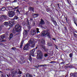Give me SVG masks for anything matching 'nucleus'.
Masks as SVG:
<instances>
[{
  "label": "nucleus",
  "instance_id": "ea45409f",
  "mask_svg": "<svg viewBox=\"0 0 77 77\" xmlns=\"http://www.w3.org/2000/svg\"><path fill=\"white\" fill-rule=\"evenodd\" d=\"M32 24L33 26H35V22L33 21V22Z\"/></svg>",
  "mask_w": 77,
  "mask_h": 77
},
{
  "label": "nucleus",
  "instance_id": "e2e57ef3",
  "mask_svg": "<svg viewBox=\"0 0 77 77\" xmlns=\"http://www.w3.org/2000/svg\"><path fill=\"white\" fill-rule=\"evenodd\" d=\"M0 72H2V71H0Z\"/></svg>",
  "mask_w": 77,
  "mask_h": 77
},
{
  "label": "nucleus",
  "instance_id": "423d86ee",
  "mask_svg": "<svg viewBox=\"0 0 77 77\" xmlns=\"http://www.w3.org/2000/svg\"><path fill=\"white\" fill-rule=\"evenodd\" d=\"M45 24V22L44 21V20L42 19H41L40 20V21L39 23V26L42 27V25H43V24Z\"/></svg>",
  "mask_w": 77,
  "mask_h": 77
},
{
  "label": "nucleus",
  "instance_id": "6e6552de",
  "mask_svg": "<svg viewBox=\"0 0 77 77\" xmlns=\"http://www.w3.org/2000/svg\"><path fill=\"white\" fill-rule=\"evenodd\" d=\"M1 38L0 40V42H3L5 41V36L4 35H2L1 36Z\"/></svg>",
  "mask_w": 77,
  "mask_h": 77
},
{
  "label": "nucleus",
  "instance_id": "4468645a",
  "mask_svg": "<svg viewBox=\"0 0 77 77\" xmlns=\"http://www.w3.org/2000/svg\"><path fill=\"white\" fill-rule=\"evenodd\" d=\"M19 18L18 17L15 16H14V18H13L12 19V21H14V20H18V19Z\"/></svg>",
  "mask_w": 77,
  "mask_h": 77
},
{
  "label": "nucleus",
  "instance_id": "6ab92c4d",
  "mask_svg": "<svg viewBox=\"0 0 77 77\" xmlns=\"http://www.w3.org/2000/svg\"><path fill=\"white\" fill-rule=\"evenodd\" d=\"M23 41H22L20 43V48H22V46H23Z\"/></svg>",
  "mask_w": 77,
  "mask_h": 77
},
{
  "label": "nucleus",
  "instance_id": "864d4df0",
  "mask_svg": "<svg viewBox=\"0 0 77 77\" xmlns=\"http://www.w3.org/2000/svg\"><path fill=\"white\" fill-rule=\"evenodd\" d=\"M69 67L70 68V67H72V65H70L69 66Z\"/></svg>",
  "mask_w": 77,
  "mask_h": 77
},
{
  "label": "nucleus",
  "instance_id": "39448f33",
  "mask_svg": "<svg viewBox=\"0 0 77 77\" xmlns=\"http://www.w3.org/2000/svg\"><path fill=\"white\" fill-rule=\"evenodd\" d=\"M8 14L9 17L12 18V17H13L15 15V13L13 11H9L8 12Z\"/></svg>",
  "mask_w": 77,
  "mask_h": 77
},
{
  "label": "nucleus",
  "instance_id": "603ef678",
  "mask_svg": "<svg viewBox=\"0 0 77 77\" xmlns=\"http://www.w3.org/2000/svg\"><path fill=\"white\" fill-rule=\"evenodd\" d=\"M52 39H53V40H54L55 41H56V39H55V38H53Z\"/></svg>",
  "mask_w": 77,
  "mask_h": 77
},
{
  "label": "nucleus",
  "instance_id": "3c124183",
  "mask_svg": "<svg viewBox=\"0 0 77 77\" xmlns=\"http://www.w3.org/2000/svg\"><path fill=\"white\" fill-rule=\"evenodd\" d=\"M47 66V65L45 64L44 65V66Z\"/></svg>",
  "mask_w": 77,
  "mask_h": 77
},
{
  "label": "nucleus",
  "instance_id": "4d7b16f0",
  "mask_svg": "<svg viewBox=\"0 0 77 77\" xmlns=\"http://www.w3.org/2000/svg\"><path fill=\"white\" fill-rule=\"evenodd\" d=\"M37 48H38V47H36V48H35V49H37Z\"/></svg>",
  "mask_w": 77,
  "mask_h": 77
},
{
  "label": "nucleus",
  "instance_id": "a211bd4d",
  "mask_svg": "<svg viewBox=\"0 0 77 77\" xmlns=\"http://www.w3.org/2000/svg\"><path fill=\"white\" fill-rule=\"evenodd\" d=\"M13 38V34H10V37L9 38V39H11Z\"/></svg>",
  "mask_w": 77,
  "mask_h": 77
},
{
  "label": "nucleus",
  "instance_id": "8fccbe9b",
  "mask_svg": "<svg viewBox=\"0 0 77 77\" xmlns=\"http://www.w3.org/2000/svg\"><path fill=\"white\" fill-rule=\"evenodd\" d=\"M2 30V27H1V26H0V31Z\"/></svg>",
  "mask_w": 77,
  "mask_h": 77
},
{
  "label": "nucleus",
  "instance_id": "58836bf2",
  "mask_svg": "<svg viewBox=\"0 0 77 77\" xmlns=\"http://www.w3.org/2000/svg\"><path fill=\"white\" fill-rule=\"evenodd\" d=\"M28 75H29V74H26V77H29V76H28Z\"/></svg>",
  "mask_w": 77,
  "mask_h": 77
},
{
  "label": "nucleus",
  "instance_id": "774afa93",
  "mask_svg": "<svg viewBox=\"0 0 77 77\" xmlns=\"http://www.w3.org/2000/svg\"><path fill=\"white\" fill-rule=\"evenodd\" d=\"M18 77H20V76H19Z\"/></svg>",
  "mask_w": 77,
  "mask_h": 77
},
{
  "label": "nucleus",
  "instance_id": "412c9836",
  "mask_svg": "<svg viewBox=\"0 0 77 77\" xmlns=\"http://www.w3.org/2000/svg\"><path fill=\"white\" fill-rule=\"evenodd\" d=\"M29 60L31 62H32V57H31V56H30L29 57Z\"/></svg>",
  "mask_w": 77,
  "mask_h": 77
},
{
  "label": "nucleus",
  "instance_id": "473e14b6",
  "mask_svg": "<svg viewBox=\"0 0 77 77\" xmlns=\"http://www.w3.org/2000/svg\"><path fill=\"white\" fill-rule=\"evenodd\" d=\"M17 12L19 14H20V12L18 10H17Z\"/></svg>",
  "mask_w": 77,
  "mask_h": 77
},
{
  "label": "nucleus",
  "instance_id": "49530a36",
  "mask_svg": "<svg viewBox=\"0 0 77 77\" xmlns=\"http://www.w3.org/2000/svg\"><path fill=\"white\" fill-rule=\"evenodd\" d=\"M40 66H44V65H41Z\"/></svg>",
  "mask_w": 77,
  "mask_h": 77
},
{
  "label": "nucleus",
  "instance_id": "2f4dec72",
  "mask_svg": "<svg viewBox=\"0 0 77 77\" xmlns=\"http://www.w3.org/2000/svg\"><path fill=\"white\" fill-rule=\"evenodd\" d=\"M74 36L75 38H77V35L75 33H74Z\"/></svg>",
  "mask_w": 77,
  "mask_h": 77
},
{
  "label": "nucleus",
  "instance_id": "72a5a7b5",
  "mask_svg": "<svg viewBox=\"0 0 77 77\" xmlns=\"http://www.w3.org/2000/svg\"><path fill=\"white\" fill-rule=\"evenodd\" d=\"M28 76L29 77H32V75H30V74H28Z\"/></svg>",
  "mask_w": 77,
  "mask_h": 77
},
{
  "label": "nucleus",
  "instance_id": "6e6d98bb",
  "mask_svg": "<svg viewBox=\"0 0 77 77\" xmlns=\"http://www.w3.org/2000/svg\"><path fill=\"white\" fill-rule=\"evenodd\" d=\"M74 23L75 24H76V23H75V21H74Z\"/></svg>",
  "mask_w": 77,
  "mask_h": 77
},
{
  "label": "nucleus",
  "instance_id": "338daca9",
  "mask_svg": "<svg viewBox=\"0 0 77 77\" xmlns=\"http://www.w3.org/2000/svg\"><path fill=\"white\" fill-rule=\"evenodd\" d=\"M1 9V8H0V9Z\"/></svg>",
  "mask_w": 77,
  "mask_h": 77
},
{
  "label": "nucleus",
  "instance_id": "ddd939ff",
  "mask_svg": "<svg viewBox=\"0 0 77 77\" xmlns=\"http://www.w3.org/2000/svg\"><path fill=\"white\" fill-rule=\"evenodd\" d=\"M28 33V32H27V31L26 30H24L23 31V34L24 35H27Z\"/></svg>",
  "mask_w": 77,
  "mask_h": 77
},
{
  "label": "nucleus",
  "instance_id": "5701e85b",
  "mask_svg": "<svg viewBox=\"0 0 77 77\" xmlns=\"http://www.w3.org/2000/svg\"><path fill=\"white\" fill-rule=\"evenodd\" d=\"M29 9H30V11H32L33 12V11H34V9L30 7L29 8Z\"/></svg>",
  "mask_w": 77,
  "mask_h": 77
},
{
  "label": "nucleus",
  "instance_id": "a19ab883",
  "mask_svg": "<svg viewBox=\"0 0 77 77\" xmlns=\"http://www.w3.org/2000/svg\"><path fill=\"white\" fill-rule=\"evenodd\" d=\"M22 24L23 26H25V25H26V23L24 24V23H22Z\"/></svg>",
  "mask_w": 77,
  "mask_h": 77
},
{
  "label": "nucleus",
  "instance_id": "a878e982",
  "mask_svg": "<svg viewBox=\"0 0 77 77\" xmlns=\"http://www.w3.org/2000/svg\"><path fill=\"white\" fill-rule=\"evenodd\" d=\"M37 30V33H39V29H38V28H36Z\"/></svg>",
  "mask_w": 77,
  "mask_h": 77
},
{
  "label": "nucleus",
  "instance_id": "f8f14e48",
  "mask_svg": "<svg viewBox=\"0 0 77 77\" xmlns=\"http://www.w3.org/2000/svg\"><path fill=\"white\" fill-rule=\"evenodd\" d=\"M32 16L34 18H36V17H38V14H32Z\"/></svg>",
  "mask_w": 77,
  "mask_h": 77
},
{
  "label": "nucleus",
  "instance_id": "7c9ffc66",
  "mask_svg": "<svg viewBox=\"0 0 77 77\" xmlns=\"http://www.w3.org/2000/svg\"><path fill=\"white\" fill-rule=\"evenodd\" d=\"M12 32H13V33H15V29H13Z\"/></svg>",
  "mask_w": 77,
  "mask_h": 77
},
{
  "label": "nucleus",
  "instance_id": "4be33fe9",
  "mask_svg": "<svg viewBox=\"0 0 77 77\" xmlns=\"http://www.w3.org/2000/svg\"><path fill=\"white\" fill-rule=\"evenodd\" d=\"M70 75L71 76H75V73H71L70 74Z\"/></svg>",
  "mask_w": 77,
  "mask_h": 77
},
{
  "label": "nucleus",
  "instance_id": "09e8293b",
  "mask_svg": "<svg viewBox=\"0 0 77 77\" xmlns=\"http://www.w3.org/2000/svg\"><path fill=\"white\" fill-rule=\"evenodd\" d=\"M18 6H17V7H16V8H15V9H18Z\"/></svg>",
  "mask_w": 77,
  "mask_h": 77
},
{
  "label": "nucleus",
  "instance_id": "9d476101",
  "mask_svg": "<svg viewBox=\"0 0 77 77\" xmlns=\"http://www.w3.org/2000/svg\"><path fill=\"white\" fill-rule=\"evenodd\" d=\"M34 53H35V49H32L30 51V53L32 56H34Z\"/></svg>",
  "mask_w": 77,
  "mask_h": 77
},
{
  "label": "nucleus",
  "instance_id": "393cba45",
  "mask_svg": "<svg viewBox=\"0 0 77 77\" xmlns=\"http://www.w3.org/2000/svg\"><path fill=\"white\" fill-rule=\"evenodd\" d=\"M48 45L49 46H51L52 45V44H51V43L49 42L48 43Z\"/></svg>",
  "mask_w": 77,
  "mask_h": 77
},
{
  "label": "nucleus",
  "instance_id": "c9c22d12",
  "mask_svg": "<svg viewBox=\"0 0 77 77\" xmlns=\"http://www.w3.org/2000/svg\"><path fill=\"white\" fill-rule=\"evenodd\" d=\"M18 73L19 74H22V72L21 71H19Z\"/></svg>",
  "mask_w": 77,
  "mask_h": 77
},
{
  "label": "nucleus",
  "instance_id": "79ce46f5",
  "mask_svg": "<svg viewBox=\"0 0 77 77\" xmlns=\"http://www.w3.org/2000/svg\"><path fill=\"white\" fill-rule=\"evenodd\" d=\"M55 48L56 49H58V48H57V46L55 45Z\"/></svg>",
  "mask_w": 77,
  "mask_h": 77
},
{
  "label": "nucleus",
  "instance_id": "b1692460",
  "mask_svg": "<svg viewBox=\"0 0 77 77\" xmlns=\"http://www.w3.org/2000/svg\"><path fill=\"white\" fill-rule=\"evenodd\" d=\"M1 9L2 11H5L6 9V8H5V7H3Z\"/></svg>",
  "mask_w": 77,
  "mask_h": 77
},
{
  "label": "nucleus",
  "instance_id": "f704fd0d",
  "mask_svg": "<svg viewBox=\"0 0 77 77\" xmlns=\"http://www.w3.org/2000/svg\"><path fill=\"white\" fill-rule=\"evenodd\" d=\"M12 50H15V49H16V48L15 47H12Z\"/></svg>",
  "mask_w": 77,
  "mask_h": 77
},
{
  "label": "nucleus",
  "instance_id": "cd10ccee",
  "mask_svg": "<svg viewBox=\"0 0 77 77\" xmlns=\"http://www.w3.org/2000/svg\"><path fill=\"white\" fill-rule=\"evenodd\" d=\"M48 55V54H44V56L45 57H47Z\"/></svg>",
  "mask_w": 77,
  "mask_h": 77
},
{
  "label": "nucleus",
  "instance_id": "0e129e2a",
  "mask_svg": "<svg viewBox=\"0 0 77 77\" xmlns=\"http://www.w3.org/2000/svg\"><path fill=\"white\" fill-rule=\"evenodd\" d=\"M42 13H43V14L44 13V12H42Z\"/></svg>",
  "mask_w": 77,
  "mask_h": 77
},
{
  "label": "nucleus",
  "instance_id": "4c0bfd02",
  "mask_svg": "<svg viewBox=\"0 0 77 77\" xmlns=\"http://www.w3.org/2000/svg\"><path fill=\"white\" fill-rule=\"evenodd\" d=\"M27 25H28V26H29L30 24H29V21H27Z\"/></svg>",
  "mask_w": 77,
  "mask_h": 77
},
{
  "label": "nucleus",
  "instance_id": "13d9d810",
  "mask_svg": "<svg viewBox=\"0 0 77 77\" xmlns=\"http://www.w3.org/2000/svg\"><path fill=\"white\" fill-rule=\"evenodd\" d=\"M66 20H67V18H66Z\"/></svg>",
  "mask_w": 77,
  "mask_h": 77
},
{
  "label": "nucleus",
  "instance_id": "c03bdc74",
  "mask_svg": "<svg viewBox=\"0 0 77 77\" xmlns=\"http://www.w3.org/2000/svg\"><path fill=\"white\" fill-rule=\"evenodd\" d=\"M13 3L14 2H17V0H14V1H13Z\"/></svg>",
  "mask_w": 77,
  "mask_h": 77
},
{
  "label": "nucleus",
  "instance_id": "c756f323",
  "mask_svg": "<svg viewBox=\"0 0 77 77\" xmlns=\"http://www.w3.org/2000/svg\"><path fill=\"white\" fill-rule=\"evenodd\" d=\"M70 57H72V53L70 54H69Z\"/></svg>",
  "mask_w": 77,
  "mask_h": 77
},
{
  "label": "nucleus",
  "instance_id": "dca6fc26",
  "mask_svg": "<svg viewBox=\"0 0 77 77\" xmlns=\"http://www.w3.org/2000/svg\"><path fill=\"white\" fill-rule=\"evenodd\" d=\"M4 24L5 26H8V25H9V23L8 22H5L4 23Z\"/></svg>",
  "mask_w": 77,
  "mask_h": 77
},
{
  "label": "nucleus",
  "instance_id": "bb28decb",
  "mask_svg": "<svg viewBox=\"0 0 77 77\" xmlns=\"http://www.w3.org/2000/svg\"><path fill=\"white\" fill-rule=\"evenodd\" d=\"M2 20H3V18L2 16L0 17V22L2 21Z\"/></svg>",
  "mask_w": 77,
  "mask_h": 77
},
{
  "label": "nucleus",
  "instance_id": "0eeeda50",
  "mask_svg": "<svg viewBox=\"0 0 77 77\" xmlns=\"http://www.w3.org/2000/svg\"><path fill=\"white\" fill-rule=\"evenodd\" d=\"M9 26L10 27H12L13 26L15 25V22L14 21H9Z\"/></svg>",
  "mask_w": 77,
  "mask_h": 77
},
{
  "label": "nucleus",
  "instance_id": "f3484780",
  "mask_svg": "<svg viewBox=\"0 0 77 77\" xmlns=\"http://www.w3.org/2000/svg\"><path fill=\"white\" fill-rule=\"evenodd\" d=\"M3 20H6V16L4 15H2L1 16Z\"/></svg>",
  "mask_w": 77,
  "mask_h": 77
},
{
  "label": "nucleus",
  "instance_id": "052dcab7",
  "mask_svg": "<svg viewBox=\"0 0 77 77\" xmlns=\"http://www.w3.org/2000/svg\"><path fill=\"white\" fill-rule=\"evenodd\" d=\"M63 63V62H62L61 63Z\"/></svg>",
  "mask_w": 77,
  "mask_h": 77
},
{
  "label": "nucleus",
  "instance_id": "2eb2a0df",
  "mask_svg": "<svg viewBox=\"0 0 77 77\" xmlns=\"http://www.w3.org/2000/svg\"><path fill=\"white\" fill-rule=\"evenodd\" d=\"M8 10H9V11H12V10H13V8L11 6H9L8 7Z\"/></svg>",
  "mask_w": 77,
  "mask_h": 77
},
{
  "label": "nucleus",
  "instance_id": "5fc2aeb1",
  "mask_svg": "<svg viewBox=\"0 0 77 77\" xmlns=\"http://www.w3.org/2000/svg\"><path fill=\"white\" fill-rule=\"evenodd\" d=\"M66 22L67 23H68V20H66Z\"/></svg>",
  "mask_w": 77,
  "mask_h": 77
},
{
  "label": "nucleus",
  "instance_id": "f03ea898",
  "mask_svg": "<svg viewBox=\"0 0 77 77\" xmlns=\"http://www.w3.org/2000/svg\"><path fill=\"white\" fill-rule=\"evenodd\" d=\"M42 35H43V36H47L48 37V38H51V35L50 33V31H49V29H47L44 31L43 33H42Z\"/></svg>",
  "mask_w": 77,
  "mask_h": 77
},
{
  "label": "nucleus",
  "instance_id": "7ed1b4c3",
  "mask_svg": "<svg viewBox=\"0 0 77 77\" xmlns=\"http://www.w3.org/2000/svg\"><path fill=\"white\" fill-rule=\"evenodd\" d=\"M43 58V54L42 52L40 51H38L37 52V59H42Z\"/></svg>",
  "mask_w": 77,
  "mask_h": 77
},
{
  "label": "nucleus",
  "instance_id": "f257e3e1",
  "mask_svg": "<svg viewBox=\"0 0 77 77\" xmlns=\"http://www.w3.org/2000/svg\"><path fill=\"white\" fill-rule=\"evenodd\" d=\"M28 42L29 43H29H27L23 48L24 50H27L29 49V46L31 45L32 47H35V43L33 42V39L32 38Z\"/></svg>",
  "mask_w": 77,
  "mask_h": 77
},
{
  "label": "nucleus",
  "instance_id": "e433bc0d",
  "mask_svg": "<svg viewBox=\"0 0 77 77\" xmlns=\"http://www.w3.org/2000/svg\"><path fill=\"white\" fill-rule=\"evenodd\" d=\"M42 47H43V48H44V50H45V46H44L43 45H42Z\"/></svg>",
  "mask_w": 77,
  "mask_h": 77
},
{
  "label": "nucleus",
  "instance_id": "c85d7f7f",
  "mask_svg": "<svg viewBox=\"0 0 77 77\" xmlns=\"http://www.w3.org/2000/svg\"><path fill=\"white\" fill-rule=\"evenodd\" d=\"M56 62L54 61H52L50 62V63H55Z\"/></svg>",
  "mask_w": 77,
  "mask_h": 77
},
{
  "label": "nucleus",
  "instance_id": "680f3d73",
  "mask_svg": "<svg viewBox=\"0 0 77 77\" xmlns=\"http://www.w3.org/2000/svg\"><path fill=\"white\" fill-rule=\"evenodd\" d=\"M7 75L8 77V75Z\"/></svg>",
  "mask_w": 77,
  "mask_h": 77
},
{
  "label": "nucleus",
  "instance_id": "bf43d9fd",
  "mask_svg": "<svg viewBox=\"0 0 77 77\" xmlns=\"http://www.w3.org/2000/svg\"><path fill=\"white\" fill-rule=\"evenodd\" d=\"M75 25H76V26H77V23H76Z\"/></svg>",
  "mask_w": 77,
  "mask_h": 77
},
{
  "label": "nucleus",
  "instance_id": "de8ad7c7",
  "mask_svg": "<svg viewBox=\"0 0 77 77\" xmlns=\"http://www.w3.org/2000/svg\"><path fill=\"white\" fill-rule=\"evenodd\" d=\"M57 5H58L59 8H60V7H59V4H57Z\"/></svg>",
  "mask_w": 77,
  "mask_h": 77
},
{
  "label": "nucleus",
  "instance_id": "1a4fd4ad",
  "mask_svg": "<svg viewBox=\"0 0 77 77\" xmlns=\"http://www.w3.org/2000/svg\"><path fill=\"white\" fill-rule=\"evenodd\" d=\"M41 44L42 45H45V42L44 39H42L41 40Z\"/></svg>",
  "mask_w": 77,
  "mask_h": 77
},
{
  "label": "nucleus",
  "instance_id": "9b49d317",
  "mask_svg": "<svg viewBox=\"0 0 77 77\" xmlns=\"http://www.w3.org/2000/svg\"><path fill=\"white\" fill-rule=\"evenodd\" d=\"M31 34L32 35H33L36 33V30H31Z\"/></svg>",
  "mask_w": 77,
  "mask_h": 77
},
{
  "label": "nucleus",
  "instance_id": "37998d69",
  "mask_svg": "<svg viewBox=\"0 0 77 77\" xmlns=\"http://www.w3.org/2000/svg\"><path fill=\"white\" fill-rule=\"evenodd\" d=\"M73 20L74 21H75V18H73Z\"/></svg>",
  "mask_w": 77,
  "mask_h": 77
},
{
  "label": "nucleus",
  "instance_id": "20e7f679",
  "mask_svg": "<svg viewBox=\"0 0 77 77\" xmlns=\"http://www.w3.org/2000/svg\"><path fill=\"white\" fill-rule=\"evenodd\" d=\"M16 32H20L21 30V26L18 24H17L15 26Z\"/></svg>",
  "mask_w": 77,
  "mask_h": 77
},
{
  "label": "nucleus",
  "instance_id": "69168bd1",
  "mask_svg": "<svg viewBox=\"0 0 77 77\" xmlns=\"http://www.w3.org/2000/svg\"><path fill=\"white\" fill-rule=\"evenodd\" d=\"M2 76H3L2 75Z\"/></svg>",
  "mask_w": 77,
  "mask_h": 77
},
{
  "label": "nucleus",
  "instance_id": "aec40b11",
  "mask_svg": "<svg viewBox=\"0 0 77 77\" xmlns=\"http://www.w3.org/2000/svg\"><path fill=\"white\" fill-rule=\"evenodd\" d=\"M52 21L55 26H56V25H57V23H56V21L54 20H52Z\"/></svg>",
  "mask_w": 77,
  "mask_h": 77
},
{
  "label": "nucleus",
  "instance_id": "a18cd8bd",
  "mask_svg": "<svg viewBox=\"0 0 77 77\" xmlns=\"http://www.w3.org/2000/svg\"><path fill=\"white\" fill-rule=\"evenodd\" d=\"M30 21H32L33 20V19L31 18L30 19Z\"/></svg>",
  "mask_w": 77,
  "mask_h": 77
}]
</instances>
